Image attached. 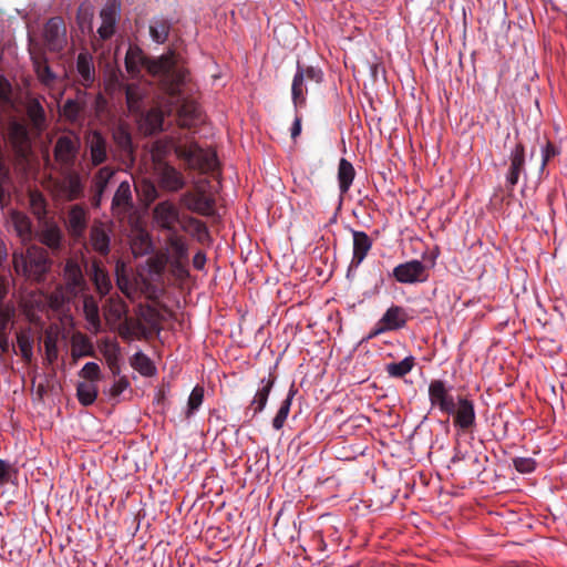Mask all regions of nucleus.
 Returning a JSON list of instances; mask_svg holds the SVG:
<instances>
[{
  "label": "nucleus",
  "instance_id": "nucleus-58",
  "mask_svg": "<svg viewBox=\"0 0 567 567\" xmlns=\"http://www.w3.org/2000/svg\"><path fill=\"white\" fill-rule=\"evenodd\" d=\"M130 385L128 380L125 377L120 378L111 388L110 394L113 398L122 394Z\"/></svg>",
  "mask_w": 567,
  "mask_h": 567
},
{
  "label": "nucleus",
  "instance_id": "nucleus-7",
  "mask_svg": "<svg viewBox=\"0 0 567 567\" xmlns=\"http://www.w3.org/2000/svg\"><path fill=\"white\" fill-rule=\"evenodd\" d=\"M61 178L55 182L58 196L66 202H73L84 196V184L75 169L60 171Z\"/></svg>",
  "mask_w": 567,
  "mask_h": 567
},
{
  "label": "nucleus",
  "instance_id": "nucleus-10",
  "mask_svg": "<svg viewBox=\"0 0 567 567\" xmlns=\"http://www.w3.org/2000/svg\"><path fill=\"white\" fill-rule=\"evenodd\" d=\"M112 140L116 145L122 162L133 165L135 162V146L127 124L121 122L111 131Z\"/></svg>",
  "mask_w": 567,
  "mask_h": 567
},
{
  "label": "nucleus",
  "instance_id": "nucleus-59",
  "mask_svg": "<svg viewBox=\"0 0 567 567\" xmlns=\"http://www.w3.org/2000/svg\"><path fill=\"white\" fill-rule=\"evenodd\" d=\"M11 95V84L2 75H0V100L9 101Z\"/></svg>",
  "mask_w": 567,
  "mask_h": 567
},
{
  "label": "nucleus",
  "instance_id": "nucleus-21",
  "mask_svg": "<svg viewBox=\"0 0 567 567\" xmlns=\"http://www.w3.org/2000/svg\"><path fill=\"white\" fill-rule=\"evenodd\" d=\"M87 210L79 204L72 205L68 212L66 228L74 239H81L87 228Z\"/></svg>",
  "mask_w": 567,
  "mask_h": 567
},
{
  "label": "nucleus",
  "instance_id": "nucleus-3",
  "mask_svg": "<svg viewBox=\"0 0 567 567\" xmlns=\"http://www.w3.org/2000/svg\"><path fill=\"white\" fill-rule=\"evenodd\" d=\"M173 150L175 155L185 162L188 169L207 174L214 172L217 167L216 153L200 147L194 141L187 143L177 141L173 144Z\"/></svg>",
  "mask_w": 567,
  "mask_h": 567
},
{
  "label": "nucleus",
  "instance_id": "nucleus-52",
  "mask_svg": "<svg viewBox=\"0 0 567 567\" xmlns=\"http://www.w3.org/2000/svg\"><path fill=\"white\" fill-rule=\"evenodd\" d=\"M18 471L7 461L0 458V484L12 482Z\"/></svg>",
  "mask_w": 567,
  "mask_h": 567
},
{
  "label": "nucleus",
  "instance_id": "nucleus-31",
  "mask_svg": "<svg viewBox=\"0 0 567 567\" xmlns=\"http://www.w3.org/2000/svg\"><path fill=\"white\" fill-rule=\"evenodd\" d=\"M101 352L103 353L110 370L113 375L116 377L121 373L120 357L121 349L118 343L112 342L107 339L103 340L100 346Z\"/></svg>",
  "mask_w": 567,
  "mask_h": 567
},
{
  "label": "nucleus",
  "instance_id": "nucleus-54",
  "mask_svg": "<svg viewBox=\"0 0 567 567\" xmlns=\"http://www.w3.org/2000/svg\"><path fill=\"white\" fill-rule=\"evenodd\" d=\"M35 71L40 81L44 84H49L55 79L54 73L47 63H38Z\"/></svg>",
  "mask_w": 567,
  "mask_h": 567
},
{
  "label": "nucleus",
  "instance_id": "nucleus-46",
  "mask_svg": "<svg viewBox=\"0 0 567 567\" xmlns=\"http://www.w3.org/2000/svg\"><path fill=\"white\" fill-rule=\"evenodd\" d=\"M17 343L21 355L25 362H30L33 355V339L30 331H20L17 333Z\"/></svg>",
  "mask_w": 567,
  "mask_h": 567
},
{
  "label": "nucleus",
  "instance_id": "nucleus-41",
  "mask_svg": "<svg viewBox=\"0 0 567 567\" xmlns=\"http://www.w3.org/2000/svg\"><path fill=\"white\" fill-rule=\"evenodd\" d=\"M131 365L144 377H153L156 373L154 363L142 351L136 352L131 358Z\"/></svg>",
  "mask_w": 567,
  "mask_h": 567
},
{
  "label": "nucleus",
  "instance_id": "nucleus-4",
  "mask_svg": "<svg viewBox=\"0 0 567 567\" xmlns=\"http://www.w3.org/2000/svg\"><path fill=\"white\" fill-rule=\"evenodd\" d=\"M80 150L81 140L75 132L69 131L68 134L59 136L53 146V158L59 171L75 169Z\"/></svg>",
  "mask_w": 567,
  "mask_h": 567
},
{
  "label": "nucleus",
  "instance_id": "nucleus-48",
  "mask_svg": "<svg viewBox=\"0 0 567 567\" xmlns=\"http://www.w3.org/2000/svg\"><path fill=\"white\" fill-rule=\"evenodd\" d=\"M204 400V388L196 385L188 398L186 417L189 419L202 405Z\"/></svg>",
  "mask_w": 567,
  "mask_h": 567
},
{
  "label": "nucleus",
  "instance_id": "nucleus-60",
  "mask_svg": "<svg viewBox=\"0 0 567 567\" xmlns=\"http://www.w3.org/2000/svg\"><path fill=\"white\" fill-rule=\"evenodd\" d=\"M69 299H70L69 297L68 298L64 297L62 291L55 290L54 292H52V295L50 297V302L54 307H60Z\"/></svg>",
  "mask_w": 567,
  "mask_h": 567
},
{
  "label": "nucleus",
  "instance_id": "nucleus-1",
  "mask_svg": "<svg viewBox=\"0 0 567 567\" xmlns=\"http://www.w3.org/2000/svg\"><path fill=\"white\" fill-rule=\"evenodd\" d=\"M12 265L18 275L41 282L45 279V275L49 272L52 261L47 250L38 246H30L25 251H13Z\"/></svg>",
  "mask_w": 567,
  "mask_h": 567
},
{
  "label": "nucleus",
  "instance_id": "nucleus-19",
  "mask_svg": "<svg viewBox=\"0 0 567 567\" xmlns=\"http://www.w3.org/2000/svg\"><path fill=\"white\" fill-rule=\"evenodd\" d=\"M7 137L18 155H24L30 147L27 125L16 118H10L7 126Z\"/></svg>",
  "mask_w": 567,
  "mask_h": 567
},
{
  "label": "nucleus",
  "instance_id": "nucleus-2",
  "mask_svg": "<svg viewBox=\"0 0 567 567\" xmlns=\"http://www.w3.org/2000/svg\"><path fill=\"white\" fill-rule=\"evenodd\" d=\"M147 69L154 75H161L167 86L168 94L178 99L181 86L185 84L188 75L187 69L178 65L174 53L162 55L159 59L147 64Z\"/></svg>",
  "mask_w": 567,
  "mask_h": 567
},
{
  "label": "nucleus",
  "instance_id": "nucleus-36",
  "mask_svg": "<svg viewBox=\"0 0 567 567\" xmlns=\"http://www.w3.org/2000/svg\"><path fill=\"white\" fill-rule=\"evenodd\" d=\"M82 357H95V351L90 339L82 333H76L72 338V358L76 361Z\"/></svg>",
  "mask_w": 567,
  "mask_h": 567
},
{
  "label": "nucleus",
  "instance_id": "nucleus-9",
  "mask_svg": "<svg viewBox=\"0 0 567 567\" xmlns=\"http://www.w3.org/2000/svg\"><path fill=\"white\" fill-rule=\"evenodd\" d=\"M392 276L398 282L406 285L424 282L429 278L426 266L416 259L400 264L394 267Z\"/></svg>",
  "mask_w": 567,
  "mask_h": 567
},
{
  "label": "nucleus",
  "instance_id": "nucleus-5",
  "mask_svg": "<svg viewBox=\"0 0 567 567\" xmlns=\"http://www.w3.org/2000/svg\"><path fill=\"white\" fill-rule=\"evenodd\" d=\"M87 166L90 168L102 167L109 161L111 146L106 135L96 128L87 130L83 136Z\"/></svg>",
  "mask_w": 567,
  "mask_h": 567
},
{
  "label": "nucleus",
  "instance_id": "nucleus-16",
  "mask_svg": "<svg viewBox=\"0 0 567 567\" xmlns=\"http://www.w3.org/2000/svg\"><path fill=\"white\" fill-rule=\"evenodd\" d=\"M121 3L117 0H109L100 12L102 23L97 29L101 40L111 39L115 33L116 23L120 19Z\"/></svg>",
  "mask_w": 567,
  "mask_h": 567
},
{
  "label": "nucleus",
  "instance_id": "nucleus-57",
  "mask_svg": "<svg viewBox=\"0 0 567 567\" xmlns=\"http://www.w3.org/2000/svg\"><path fill=\"white\" fill-rule=\"evenodd\" d=\"M142 187H143V193H144L145 199L148 204L154 202L157 198L158 192L152 182L144 181L142 184Z\"/></svg>",
  "mask_w": 567,
  "mask_h": 567
},
{
  "label": "nucleus",
  "instance_id": "nucleus-11",
  "mask_svg": "<svg viewBox=\"0 0 567 567\" xmlns=\"http://www.w3.org/2000/svg\"><path fill=\"white\" fill-rule=\"evenodd\" d=\"M43 40L48 50L60 52L66 45V28L62 18L53 17L43 29Z\"/></svg>",
  "mask_w": 567,
  "mask_h": 567
},
{
  "label": "nucleus",
  "instance_id": "nucleus-37",
  "mask_svg": "<svg viewBox=\"0 0 567 567\" xmlns=\"http://www.w3.org/2000/svg\"><path fill=\"white\" fill-rule=\"evenodd\" d=\"M145 131L148 134H155L163 131L164 113L162 110L154 107L147 111L145 114L142 112Z\"/></svg>",
  "mask_w": 567,
  "mask_h": 567
},
{
  "label": "nucleus",
  "instance_id": "nucleus-53",
  "mask_svg": "<svg viewBox=\"0 0 567 567\" xmlns=\"http://www.w3.org/2000/svg\"><path fill=\"white\" fill-rule=\"evenodd\" d=\"M14 315V310L11 307H4L0 305V332H8L9 324Z\"/></svg>",
  "mask_w": 567,
  "mask_h": 567
},
{
  "label": "nucleus",
  "instance_id": "nucleus-13",
  "mask_svg": "<svg viewBox=\"0 0 567 567\" xmlns=\"http://www.w3.org/2000/svg\"><path fill=\"white\" fill-rule=\"evenodd\" d=\"M116 169L110 165L99 167L93 174L90 185V204L97 209L102 205L104 193Z\"/></svg>",
  "mask_w": 567,
  "mask_h": 567
},
{
  "label": "nucleus",
  "instance_id": "nucleus-12",
  "mask_svg": "<svg viewBox=\"0 0 567 567\" xmlns=\"http://www.w3.org/2000/svg\"><path fill=\"white\" fill-rule=\"evenodd\" d=\"M63 278L65 281V292L69 295V298H76L89 290L82 269L78 261L73 259L66 260L63 268Z\"/></svg>",
  "mask_w": 567,
  "mask_h": 567
},
{
  "label": "nucleus",
  "instance_id": "nucleus-63",
  "mask_svg": "<svg viewBox=\"0 0 567 567\" xmlns=\"http://www.w3.org/2000/svg\"><path fill=\"white\" fill-rule=\"evenodd\" d=\"M301 133V117L296 116L293 124L291 126V138L296 140Z\"/></svg>",
  "mask_w": 567,
  "mask_h": 567
},
{
  "label": "nucleus",
  "instance_id": "nucleus-62",
  "mask_svg": "<svg viewBox=\"0 0 567 567\" xmlns=\"http://www.w3.org/2000/svg\"><path fill=\"white\" fill-rule=\"evenodd\" d=\"M205 264H206V255H205V252H203V251L196 252L195 256L193 257V266L197 270H202V269H204Z\"/></svg>",
  "mask_w": 567,
  "mask_h": 567
},
{
  "label": "nucleus",
  "instance_id": "nucleus-18",
  "mask_svg": "<svg viewBox=\"0 0 567 567\" xmlns=\"http://www.w3.org/2000/svg\"><path fill=\"white\" fill-rule=\"evenodd\" d=\"M92 249L102 257L111 251V228L101 220H94L89 234Z\"/></svg>",
  "mask_w": 567,
  "mask_h": 567
},
{
  "label": "nucleus",
  "instance_id": "nucleus-55",
  "mask_svg": "<svg viewBox=\"0 0 567 567\" xmlns=\"http://www.w3.org/2000/svg\"><path fill=\"white\" fill-rule=\"evenodd\" d=\"M169 265L172 267V271L179 278H185L188 276V259L179 260V259H171Z\"/></svg>",
  "mask_w": 567,
  "mask_h": 567
},
{
  "label": "nucleus",
  "instance_id": "nucleus-6",
  "mask_svg": "<svg viewBox=\"0 0 567 567\" xmlns=\"http://www.w3.org/2000/svg\"><path fill=\"white\" fill-rule=\"evenodd\" d=\"M323 73L321 69L311 65H303L297 62V70L291 84V99L296 107L302 106L306 103V94L308 92L307 81L321 83Z\"/></svg>",
  "mask_w": 567,
  "mask_h": 567
},
{
  "label": "nucleus",
  "instance_id": "nucleus-22",
  "mask_svg": "<svg viewBox=\"0 0 567 567\" xmlns=\"http://www.w3.org/2000/svg\"><path fill=\"white\" fill-rule=\"evenodd\" d=\"M509 159L511 165L506 175V188L512 193L525 166V147L522 143L515 144L511 151Z\"/></svg>",
  "mask_w": 567,
  "mask_h": 567
},
{
  "label": "nucleus",
  "instance_id": "nucleus-39",
  "mask_svg": "<svg viewBox=\"0 0 567 567\" xmlns=\"http://www.w3.org/2000/svg\"><path fill=\"white\" fill-rule=\"evenodd\" d=\"M171 22L164 18H156L151 21L150 35L156 43H164L168 39Z\"/></svg>",
  "mask_w": 567,
  "mask_h": 567
},
{
  "label": "nucleus",
  "instance_id": "nucleus-51",
  "mask_svg": "<svg viewBox=\"0 0 567 567\" xmlns=\"http://www.w3.org/2000/svg\"><path fill=\"white\" fill-rule=\"evenodd\" d=\"M513 466L522 474L532 473L536 468V462L532 457H515Z\"/></svg>",
  "mask_w": 567,
  "mask_h": 567
},
{
  "label": "nucleus",
  "instance_id": "nucleus-15",
  "mask_svg": "<svg viewBox=\"0 0 567 567\" xmlns=\"http://www.w3.org/2000/svg\"><path fill=\"white\" fill-rule=\"evenodd\" d=\"M429 400L433 408H439L443 413L451 414L455 408L451 389L442 380H432L429 384Z\"/></svg>",
  "mask_w": 567,
  "mask_h": 567
},
{
  "label": "nucleus",
  "instance_id": "nucleus-29",
  "mask_svg": "<svg viewBox=\"0 0 567 567\" xmlns=\"http://www.w3.org/2000/svg\"><path fill=\"white\" fill-rule=\"evenodd\" d=\"M144 97L145 92L138 84L131 83L125 85L126 105L131 114L142 115Z\"/></svg>",
  "mask_w": 567,
  "mask_h": 567
},
{
  "label": "nucleus",
  "instance_id": "nucleus-33",
  "mask_svg": "<svg viewBox=\"0 0 567 567\" xmlns=\"http://www.w3.org/2000/svg\"><path fill=\"white\" fill-rule=\"evenodd\" d=\"M76 70L81 76V84L85 87L92 85L95 80V70L92 56L86 52H81L76 59Z\"/></svg>",
  "mask_w": 567,
  "mask_h": 567
},
{
  "label": "nucleus",
  "instance_id": "nucleus-35",
  "mask_svg": "<svg viewBox=\"0 0 567 567\" xmlns=\"http://www.w3.org/2000/svg\"><path fill=\"white\" fill-rule=\"evenodd\" d=\"M355 176L353 165L346 158H341L338 166V182L340 194L344 195L349 192Z\"/></svg>",
  "mask_w": 567,
  "mask_h": 567
},
{
  "label": "nucleus",
  "instance_id": "nucleus-26",
  "mask_svg": "<svg viewBox=\"0 0 567 567\" xmlns=\"http://www.w3.org/2000/svg\"><path fill=\"white\" fill-rule=\"evenodd\" d=\"M351 233L353 237V255L350 269L358 268L372 248V239L367 233L354 229H351Z\"/></svg>",
  "mask_w": 567,
  "mask_h": 567
},
{
  "label": "nucleus",
  "instance_id": "nucleus-27",
  "mask_svg": "<svg viewBox=\"0 0 567 567\" xmlns=\"http://www.w3.org/2000/svg\"><path fill=\"white\" fill-rule=\"evenodd\" d=\"M133 207L131 185L127 181L120 183L112 198L111 209L114 216L126 214Z\"/></svg>",
  "mask_w": 567,
  "mask_h": 567
},
{
  "label": "nucleus",
  "instance_id": "nucleus-38",
  "mask_svg": "<svg viewBox=\"0 0 567 567\" xmlns=\"http://www.w3.org/2000/svg\"><path fill=\"white\" fill-rule=\"evenodd\" d=\"M146 65V58L138 48H132L126 52L125 55V68L131 75H137L141 72V68Z\"/></svg>",
  "mask_w": 567,
  "mask_h": 567
},
{
  "label": "nucleus",
  "instance_id": "nucleus-61",
  "mask_svg": "<svg viewBox=\"0 0 567 567\" xmlns=\"http://www.w3.org/2000/svg\"><path fill=\"white\" fill-rule=\"evenodd\" d=\"M556 155V148L554 144L547 142L546 146L543 150V166L547 164V162Z\"/></svg>",
  "mask_w": 567,
  "mask_h": 567
},
{
  "label": "nucleus",
  "instance_id": "nucleus-23",
  "mask_svg": "<svg viewBox=\"0 0 567 567\" xmlns=\"http://www.w3.org/2000/svg\"><path fill=\"white\" fill-rule=\"evenodd\" d=\"M181 102L177 109V121L181 127L190 128L202 121V113L198 104L188 99H176Z\"/></svg>",
  "mask_w": 567,
  "mask_h": 567
},
{
  "label": "nucleus",
  "instance_id": "nucleus-42",
  "mask_svg": "<svg viewBox=\"0 0 567 567\" xmlns=\"http://www.w3.org/2000/svg\"><path fill=\"white\" fill-rule=\"evenodd\" d=\"M415 365L414 357L410 355L400 362H391L385 365L386 373L392 378H403L411 372Z\"/></svg>",
  "mask_w": 567,
  "mask_h": 567
},
{
  "label": "nucleus",
  "instance_id": "nucleus-64",
  "mask_svg": "<svg viewBox=\"0 0 567 567\" xmlns=\"http://www.w3.org/2000/svg\"><path fill=\"white\" fill-rule=\"evenodd\" d=\"M9 334L8 332H0V349L2 352H9L10 350Z\"/></svg>",
  "mask_w": 567,
  "mask_h": 567
},
{
  "label": "nucleus",
  "instance_id": "nucleus-30",
  "mask_svg": "<svg viewBox=\"0 0 567 567\" xmlns=\"http://www.w3.org/2000/svg\"><path fill=\"white\" fill-rule=\"evenodd\" d=\"M10 220L14 231L22 243L31 240L32 237V221L24 213L12 210L10 213Z\"/></svg>",
  "mask_w": 567,
  "mask_h": 567
},
{
  "label": "nucleus",
  "instance_id": "nucleus-32",
  "mask_svg": "<svg viewBox=\"0 0 567 567\" xmlns=\"http://www.w3.org/2000/svg\"><path fill=\"white\" fill-rule=\"evenodd\" d=\"M83 295V313L85 320L90 323L93 331L96 333L101 330L100 308L96 299L86 292Z\"/></svg>",
  "mask_w": 567,
  "mask_h": 567
},
{
  "label": "nucleus",
  "instance_id": "nucleus-44",
  "mask_svg": "<svg viewBox=\"0 0 567 567\" xmlns=\"http://www.w3.org/2000/svg\"><path fill=\"white\" fill-rule=\"evenodd\" d=\"M27 114L34 127L42 128L44 126L45 112L37 99H32L28 102Z\"/></svg>",
  "mask_w": 567,
  "mask_h": 567
},
{
  "label": "nucleus",
  "instance_id": "nucleus-50",
  "mask_svg": "<svg viewBox=\"0 0 567 567\" xmlns=\"http://www.w3.org/2000/svg\"><path fill=\"white\" fill-rule=\"evenodd\" d=\"M79 375L85 380H89L90 383L94 381H99L102 379L101 369L95 362H87L79 372Z\"/></svg>",
  "mask_w": 567,
  "mask_h": 567
},
{
  "label": "nucleus",
  "instance_id": "nucleus-43",
  "mask_svg": "<svg viewBox=\"0 0 567 567\" xmlns=\"http://www.w3.org/2000/svg\"><path fill=\"white\" fill-rule=\"evenodd\" d=\"M76 396L82 405L89 406L97 398V386L94 383L80 382L76 386Z\"/></svg>",
  "mask_w": 567,
  "mask_h": 567
},
{
  "label": "nucleus",
  "instance_id": "nucleus-28",
  "mask_svg": "<svg viewBox=\"0 0 567 567\" xmlns=\"http://www.w3.org/2000/svg\"><path fill=\"white\" fill-rule=\"evenodd\" d=\"M91 280L95 286L96 292L105 297L112 289V282L107 271L102 267L100 260L92 261Z\"/></svg>",
  "mask_w": 567,
  "mask_h": 567
},
{
  "label": "nucleus",
  "instance_id": "nucleus-14",
  "mask_svg": "<svg viewBox=\"0 0 567 567\" xmlns=\"http://www.w3.org/2000/svg\"><path fill=\"white\" fill-rule=\"evenodd\" d=\"M181 203L188 210L203 216H213L215 214V199L200 188L184 193L181 197Z\"/></svg>",
  "mask_w": 567,
  "mask_h": 567
},
{
  "label": "nucleus",
  "instance_id": "nucleus-47",
  "mask_svg": "<svg viewBox=\"0 0 567 567\" xmlns=\"http://www.w3.org/2000/svg\"><path fill=\"white\" fill-rule=\"evenodd\" d=\"M82 111L83 105L76 100L68 99L61 109V114L68 122L74 124L80 120Z\"/></svg>",
  "mask_w": 567,
  "mask_h": 567
},
{
  "label": "nucleus",
  "instance_id": "nucleus-45",
  "mask_svg": "<svg viewBox=\"0 0 567 567\" xmlns=\"http://www.w3.org/2000/svg\"><path fill=\"white\" fill-rule=\"evenodd\" d=\"M295 391L289 390L287 398L281 402L280 408L272 420V426L275 430H280L285 425V422L289 415Z\"/></svg>",
  "mask_w": 567,
  "mask_h": 567
},
{
  "label": "nucleus",
  "instance_id": "nucleus-8",
  "mask_svg": "<svg viewBox=\"0 0 567 567\" xmlns=\"http://www.w3.org/2000/svg\"><path fill=\"white\" fill-rule=\"evenodd\" d=\"M409 319L410 317L408 311L403 307L392 305L386 309L381 319L378 321L375 328L370 332L369 339L386 331L400 330L406 326Z\"/></svg>",
  "mask_w": 567,
  "mask_h": 567
},
{
  "label": "nucleus",
  "instance_id": "nucleus-17",
  "mask_svg": "<svg viewBox=\"0 0 567 567\" xmlns=\"http://www.w3.org/2000/svg\"><path fill=\"white\" fill-rule=\"evenodd\" d=\"M154 220L162 229L171 234L177 233L176 224L179 221V212L169 200L158 203L153 209Z\"/></svg>",
  "mask_w": 567,
  "mask_h": 567
},
{
  "label": "nucleus",
  "instance_id": "nucleus-34",
  "mask_svg": "<svg viewBox=\"0 0 567 567\" xmlns=\"http://www.w3.org/2000/svg\"><path fill=\"white\" fill-rule=\"evenodd\" d=\"M62 238L61 229L55 224H47L39 234L40 241L53 251L61 248Z\"/></svg>",
  "mask_w": 567,
  "mask_h": 567
},
{
  "label": "nucleus",
  "instance_id": "nucleus-56",
  "mask_svg": "<svg viewBox=\"0 0 567 567\" xmlns=\"http://www.w3.org/2000/svg\"><path fill=\"white\" fill-rule=\"evenodd\" d=\"M188 224L194 228L199 240H203L204 237H208V228L204 221L189 217Z\"/></svg>",
  "mask_w": 567,
  "mask_h": 567
},
{
  "label": "nucleus",
  "instance_id": "nucleus-49",
  "mask_svg": "<svg viewBox=\"0 0 567 567\" xmlns=\"http://www.w3.org/2000/svg\"><path fill=\"white\" fill-rule=\"evenodd\" d=\"M44 348L49 362H53L58 358V336L51 330L45 331Z\"/></svg>",
  "mask_w": 567,
  "mask_h": 567
},
{
  "label": "nucleus",
  "instance_id": "nucleus-24",
  "mask_svg": "<svg viewBox=\"0 0 567 567\" xmlns=\"http://www.w3.org/2000/svg\"><path fill=\"white\" fill-rule=\"evenodd\" d=\"M158 185L167 192H178L186 185L184 175L174 166L164 164L158 172Z\"/></svg>",
  "mask_w": 567,
  "mask_h": 567
},
{
  "label": "nucleus",
  "instance_id": "nucleus-25",
  "mask_svg": "<svg viewBox=\"0 0 567 567\" xmlns=\"http://www.w3.org/2000/svg\"><path fill=\"white\" fill-rule=\"evenodd\" d=\"M275 381L276 377L271 372L268 373L267 378H262L260 380V386L251 400L246 414H248L249 411H252L251 417H254L265 409Z\"/></svg>",
  "mask_w": 567,
  "mask_h": 567
},
{
  "label": "nucleus",
  "instance_id": "nucleus-40",
  "mask_svg": "<svg viewBox=\"0 0 567 567\" xmlns=\"http://www.w3.org/2000/svg\"><path fill=\"white\" fill-rule=\"evenodd\" d=\"M167 244L171 248V259H188V247L182 236L177 233L169 234Z\"/></svg>",
  "mask_w": 567,
  "mask_h": 567
},
{
  "label": "nucleus",
  "instance_id": "nucleus-20",
  "mask_svg": "<svg viewBox=\"0 0 567 567\" xmlns=\"http://www.w3.org/2000/svg\"><path fill=\"white\" fill-rule=\"evenodd\" d=\"M454 417V425L466 431L475 425V409L472 400L466 396H458L455 402L454 411L451 413Z\"/></svg>",
  "mask_w": 567,
  "mask_h": 567
}]
</instances>
